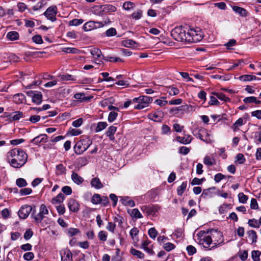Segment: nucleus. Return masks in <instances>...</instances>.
Returning <instances> with one entry per match:
<instances>
[{"label":"nucleus","instance_id":"61","mask_svg":"<svg viewBox=\"0 0 261 261\" xmlns=\"http://www.w3.org/2000/svg\"><path fill=\"white\" fill-rule=\"evenodd\" d=\"M164 248L167 251H170L175 248V245L170 242L165 243L163 245Z\"/></svg>","mask_w":261,"mask_h":261},{"label":"nucleus","instance_id":"5","mask_svg":"<svg viewBox=\"0 0 261 261\" xmlns=\"http://www.w3.org/2000/svg\"><path fill=\"white\" fill-rule=\"evenodd\" d=\"M152 101V98L147 96H140L139 97L134 98L133 102L138 104L134 106L135 109L140 110L147 107L148 104Z\"/></svg>","mask_w":261,"mask_h":261},{"label":"nucleus","instance_id":"55","mask_svg":"<svg viewBox=\"0 0 261 261\" xmlns=\"http://www.w3.org/2000/svg\"><path fill=\"white\" fill-rule=\"evenodd\" d=\"M238 198L240 202L242 203H245L248 200V197L243 193L241 192L238 194Z\"/></svg>","mask_w":261,"mask_h":261},{"label":"nucleus","instance_id":"9","mask_svg":"<svg viewBox=\"0 0 261 261\" xmlns=\"http://www.w3.org/2000/svg\"><path fill=\"white\" fill-rule=\"evenodd\" d=\"M57 14V7L56 6H51L48 7L44 13V15L47 18L53 22L56 21Z\"/></svg>","mask_w":261,"mask_h":261},{"label":"nucleus","instance_id":"50","mask_svg":"<svg viewBox=\"0 0 261 261\" xmlns=\"http://www.w3.org/2000/svg\"><path fill=\"white\" fill-rule=\"evenodd\" d=\"M101 196L99 194H95L91 199V202L94 204L100 203Z\"/></svg>","mask_w":261,"mask_h":261},{"label":"nucleus","instance_id":"42","mask_svg":"<svg viewBox=\"0 0 261 261\" xmlns=\"http://www.w3.org/2000/svg\"><path fill=\"white\" fill-rule=\"evenodd\" d=\"M80 231L77 228H69L67 229V233L68 236L70 237L75 236L76 234L79 233Z\"/></svg>","mask_w":261,"mask_h":261},{"label":"nucleus","instance_id":"7","mask_svg":"<svg viewBox=\"0 0 261 261\" xmlns=\"http://www.w3.org/2000/svg\"><path fill=\"white\" fill-rule=\"evenodd\" d=\"M212 240H213L212 248H215L218 245L223 243V234L222 232L215 229L208 230Z\"/></svg>","mask_w":261,"mask_h":261},{"label":"nucleus","instance_id":"53","mask_svg":"<svg viewBox=\"0 0 261 261\" xmlns=\"http://www.w3.org/2000/svg\"><path fill=\"white\" fill-rule=\"evenodd\" d=\"M102 59L107 61L117 62L118 61H121L122 60L118 57H114L110 56H102Z\"/></svg>","mask_w":261,"mask_h":261},{"label":"nucleus","instance_id":"10","mask_svg":"<svg viewBox=\"0 0 261 261\" xmlns=\"http://www.w3.org/2000/svg\"><path fill=\"white\" fill-rule=\"evenodd\" d=\"M32 211V207L29 205H25L21 207L18 214L20 218L25 219Z\"/></svg>","mask_w":261,"mask_h":261},{"label":"nucleus","instance_id":"1","mask_svg":"<svg viewBox=\"0 0 261 261\" xmlns=\"http://www.w3.org/2000/svg\"><path fill=\"white\" fill-rule=\"evenodd\" d=\"M27 154L19 148L11 149L7 153V160L10 165L14 168H20L26 163Z\"/></svg>","mask_w":261,"mask_h":261},{"label":"nucleus","instance_id":"54","mask_svg":"<svg viewBox=\"0 0 261 261\" xmlns=\"http://www.w3.org/2000/svg\"><path fill=\"white\" fill-rule=\"evenodd\" d=\"M130 252L133 255L136 256L139 258H143L144 256V254L142 252L134 248L130 250Z\"/></svg>","mask_w":261,"mask_h":261},{"label":"nucleus","instance_id":"63","mask_svg":"<svg viewBox=\"0 0 261 261\" xmlns=\"http://www.w3.org/2000/svg\"><path fill=\"white\" fill-rule=\"evenodd\" d=\"M83 22V20L82 19H73L69 21V25L77 26L80 25Z\"/></svg>","mask_w":261,"mask_h":261},{"label":"nucleus","instance_id":"27","mask_svg":"<svg viewBox=\"0 0 261 261\" xmlns=\"http://www.w3.org/2000/svg\"><path fill=\"white\" fill-rule=\"evenodd\" d=\"M62 261H72V254L69 250L65 251L61 255Z\"/></svg>","mask_w":261,"mask_h":261},{"label":"nucleus","instance_id":"34","mask_svg":"<svg viewBox=\"0 0 261 261\" xmlns=\"http://www.w3.org/2000/svg\"><path fill=\"white\" fill-rule=\"evenodd\" d=\"M239 79L244 82L251 81L256 79V77L253 75L245 74L239 77Z\"/></svg>","mask_w":261,"mask_h":261},{"label":"nucleus","instance_id":"20","mask_svg":"<svg viewBox=\"0 0 261 261\" xmlns=\"http://www.w3.org/2000/svg\"><path fill=\"white\" fill-rule=\"evenodd\" d=\"M150 243L151 242L146 237V240L142 244V248H143L149 254H153L154 252L152 250V249L149 247V245L150 244Z\"/></svg>","mask_w":261,"mask_h":261},{"label":"nucleus","instance_id":"35","mask_svg":"<svg viewBox=\"0 0 261 261\" xmlns=\"http://www.w3.org/2000/svg\"><path fill=\"white\" fill-rule=\"evenodd\" d=\"M136 42L132 39H126L122 41V45L126 47H133Z\"/></svg>","mask_w":261,"mask_h":261},{"label":"nucleus","instance_id":"62","mask_svg":"<svg viewBox=\"0 0 261 261\" xmlns=\"http://www.w3.org/2000/svg\"><path fill=\"white\" fill-rule=\"evenodd\" d=\"M118 116V113L116 112H111L109 115L108 121L110 122H113Z\"/></svg>","mask_w":261,"mask_h":261},{"label":"nucleus","instance_id":"15","mask_svg":"<svg viewBox=\"0 0 261 261\" xmlns=\"http://www.w3.org/2000/svg\"><path fill=\"white\" fill-rule=\"evenodd\" d=\"M47 142V136L45 134H41L31 140V142L35 145H39L40 143Z\"/></svg>","mask_w":261,"mask_h":261},{"label":"nucleus","instance_id":"39","mask_svg":"<svg viewBox=\"0 0 261 261\" xmlns=\"http://www.w3.org/2000/svg\"><path fill=\"white\" fill-rule=\"evenodd\" d=\"M247 233L249 237L250 238V239H251L252 243L256 242L257 237L256 235V233L254 230H249L247 231Z\"/></svg>","mask_w":261,"mask_h":261},{"label":"nucleus","instance_id":"28","mask_svg":"<svg viewBox=\"0 0 261 261\" xmlns=\"http://www.w3.org/2000/svg\"><path fill=\"white\" fill-rule=\"evenodd\" d=\"M25 100V96L22 93H18L13 96V100L16 103H21Z\"/></svg>","mask_w":261,"mask_h":261},{"label":"nucleus","instance_id":"47","mask_svg":"<svg viewBox=\"0 0 261 261\" xmlns=\"http://www.w3.org/2000/svg\"><path fill=\"white\" fill-rule=\"evenodd\" d=\"M203 163L207 166H212L215 164V161L214 159L206 156L203 159Z\"/></svg>","mask_w":261,"mask_h":261},{"label":"nucleus","instance_id":"30","mask_svg":"<svg viewBox=\"0 0 261 261\" xmlns=\"http://www.w3.org/2000/svg\"><path fill=\"white\" fill-rule=\"evenodd\" d=\"M111 23L110 19L107 17L105 19L102 21H95V25L96 27V29L102 28L106 25Z\"/></svg>","mask_w":261,"mask_h":261},{"label":"nucleus","instance_id":"40","mask_svg":"<svg viewBox=\"0 0 261 261\" xmlns=\"http://www.w3.org/2000/svg\"><path fill=\"white\" fill-rule=\"evenodd\" d=\"M187 186V182L185 181V182H183L181 184V185L177 188V193L178 195L181 196L182 195L183 193L186 189Z\"/></svg>","mask_w":261,"mask_h":261},{"label":"nucleus","instance_id":"26","mask_svg":"<svg viewBox=\"0 0 261 261\" xmlns=\"http://www.w3.org/2000/svg\"><path fill=\"white\" fill-rule=\"evenodd\" d=\"M85 31H89L92 30L96 29V27L95 25V21H89L85 23L83 26Z\"/></svg>","mask_w":261,"mask_h":261},{"label":"nucleus","instance_id":"46","mask_svg":"<svg viewBox=\"0 0 261 261\" xmlns=\"http://www.w3.org/2000/svg\"><path fill=\"white\" fill-rule=\"evenodd\" d=\"M123 8L127 11L133 9L135 7V4L131 2H126L123 4Z\"/></svg>","mask_w":261,"mask_h":261},{"label":"nucleus","instance_id":"59","mask_svg":"<svg viewBox=\"0 0 261 261\" xmlns=\"http://www.w3.org/2000/svg\"><path fill=\"white\" fill-rule=\"evenodd\" d=\"M59 77L63 81H73L74 80L72 75L68 74L60 75Z\"/></svg>","mask_w":261,"mask_h":261},{"label":"nucleus","instance_id":"17","mask_svg":"<svg viewBox=\"0 0 261 261\" xmlns=\"http://www.w3.org/2000/svg\"><path fill=\"white\" fill-rule=\"evenodd\" d=\"M91 11L95 15L103 16L105 15L103 5L93 7L91 9Z\"/></svg>","mask_w":261,"mask_h":261},{"label":"nucleus","instance_id":"57","mask_svg":"<svg viewBox=\"0 0 261 261\" xmlns=\"http://www.w3.org/2000/svg\"><path fill=\"white\" fill-rule=\"evenodd\" d=\"M16 184L19 187H23L27 185L26 180L22 178H18L16 181Z\"/></svg>","mask_w":261,"mask_h":261},{"label":"nucleus","instance_id":"41","mask_svg":"<svg viewBox=\"0 0 261 261\" xmlns=\"http://www.w3.org/2000/svg\"><path fill=\"white\" fill-rule=\"evenodd\" d=\"M230 204L223 203L219 207V213L220 214H223L227 212V210L230 208Z\"/></svg>","mask_w":261,"mask_h":261},{"label":"nucleus","instance_id":"11","mask_svg":"<svg viewBox=\"0 0 261 261\" xmlns=\"http://www.w3.org/2000/svg\"><path fill=\"white\" fill-rule=\"evenodd\" d=\"M141 210L143 213H146L147 215H154L158 211L157 206L154 205H143Z\"/></svg>","mask_w":261,"mask_h":261},{"label":"nucleus","instance_id":"2","mask_svg":"<svg viewBox=\"0 0 261 261\" xmlns=\"http://www.w3.org/2000/svg\"><path fill=\"white\" fill-rule=\"evenodd\" d=\"M197 237L199 244L202 245L205 249L212 250L214 249L210 247V245L212 244L213 240H212L208 230L207 231H200L197 234Z\"/></svg>","mask_w":261,"mask_h":261},{"label":"nucleus","instance_id":"24","mask_svg":"<svg viewBox=\"0 0 261 261\" xmlns=\"http://www.w3.org/2000/svg\"><path fill=\"white\" fill-rule=\"evenodd\" d=\"M74 98L79 100L80 102H84L89 100L92 97H86L84 93H77L74 95Z\"/></svg>","mask_w":261,"mask_h":261},{"label":"nucleus","instance_id":"22","mask_svg":"<svg viewBox=\"0 0 261 261\" xmlns=\"http://www.w3.org/2000/svg\"><path fill=\"white\" fill-rule=\"evenodd\" d=\"M71 179L75 184L78 185L82 184L84 181L83 178L74 172H73L71 174Z\"/></svg>","mask_w":261,"mask_h":261},{"label":"nucleus","instance_id":"14","mask_svg":"<svg viewBox=\"0 0 261 261\" xmlns=\"http://www.w3.org/2000/svg\"><path fill=\"white\" fill-rule=\"evenodd\" d=\"M68 207L70 211L75 213L79 210L80 204L75 199H70L68 202Z\"/></svg>","mask_w":261,"mask_h":261},{"label":"nucleus","instance_id":"25","mask_svg":"<svg viewBox=\"0 0 261 261\" xmlns=\"http://www.w3.org/2000/svg\"><path fill=\"white\" fill-rule=\"evenodd\" d=\"M91 185L92 187H94L97 189H99L103 187V185L98 177H94L92 178L91 181Z\"/></svg>","mask_w":261,"mask_h":261},{"label":"nucleus","instance_id":"4","mask_svg":"<svg viewBox=\"0 0 261 261\" xmlns=\"http://www.w3.org/2000/svg\"><path fill=\"white\" fill-rule=\"evenodd\" d=\"M203 38L201 30L199 28L190 29L187 32V40L189 43H196L200 41Z\"/></svg>","mask_w":261,"mask_h":261},{"label":"nucleus","instance_id":"58","mask_svg":"<svg viewBox=\"0 0 261 261\" xmlns=\"http://www.w3.org/2000/svg\"><path fill=\"white\" fill-rule=\"evenodd\" d=\"M32 192V190L31 188H25L20 190L19 193L21 196L27 195L31 194Z\"/></svg>","mask_w":261,"mask_h":261},{"label":"nucleus","instance_id":"37","mask_svg":"<svg viewBox=\"0 0 261 261\" xmlns=\"http://www.w3.org/2000/svg\"><path fill=\"white\" fill-rule=\"evenodd\" d=\"M56 172L57 175H61V174L65 173V172H66L65 167H64V165L62 164L57 165Z\"/></svg>","mask_w":261,"mask_h":261},{"label":"nucleus","instance_id":"6","mask_svg":"<svg viewBox=\"0 0 261 261\" xmlns=\"http://www.w3.org/2000/svg\"><path fill=\"white\" fill-rule=\"evenodd\" d=\"M92 141L89 139H85L77 141L74 146L75 153L81 154L86 151L91 144Z\"/></svg>","mask_w":261,"mask_h":261},{"label":"nucleus","instance_id":"64","mask_svg":"<svg viewBox=\"0 0 261 261\" xmlns=\"http://www.w3.org/2000/svg\"><path fill=\"white\" fill-rule=\"evenodd\" d=\"M106 35L108 37L114 36L116 35V30L113 28H110L106 32Z\"/></svg>","mask_w":261,"mask_h":261},{"label":"nucleus","instance_id":"21","mask_svg":"<svg viewBox=\"0 0 261 261\" xmlns=\"http://www.w3.org/2000/svg\"><path fill=\"white\" fill-rule=\"evenodd\" d=\"M11 120L16 121L23 117V113L20 111H16L11 113L8 115Z\"/></svg>","mask_w":261,"mask_h":261},{"label":"nucleus","instance_id":"8","mask_svg":"<svg viewBox=\"0 0 261 261\" xmlns=\"http://www.w3.org/2000/svg\"><path fill=\"white\" fill-rule=\"evenodd\" d=\"M48 214V211L46 206L44 204H42L40 205L39 213L36 215L33 213L32 214V216L36 223H38L41 222L44 217V215Z\"/></svg>","mask_w":261,"mask_h":261},{"label":"nucleus","instance_id":"45","mask_svg":"<svg viewBox=\"0 0 261 261\" xmlns=\"http://www.w3.org/2000/svg\"><path fill=\"white\" fill-rule=\"evenodd\" d=\"M248 225L253 228H259V221H258L255 219H249L248 222Z\"/></svg>","mask_w":261,"mask_h":261},{"label":"nucleus","instance_id":"44","mask_svg":"<svg viewBox=\"0 0 261 261\" xmlns=\"http://www.w3.org/2000/svg\"><path fill=\"white\" fill-rule=\"evenodd\" d=\"M108 126L107 122H99L97 126L95 128L96 132H99L104 129Z\"/></svg>","mask_w":261,"mask_h":261},{"label":"nucleus","instance_id":"18","mask_svg":"<svg viewBox=\"0 0 261 261\" xmlns=\"http://www.w3.org/2000/svg\"><path fill=\"white\" fill-rule=\"evenodd\" d=\"M176 140L178 142L181 144H189L192 140V137L189 135H185L184 137L177 136Z\"/></svg>","mask_w":261,"mask_h":261},{"label":"nucleus","instance_id":"51","mask_svg":"<svg viewBox=\"0 0 261 261\" xmlns=\"http://www.w3.org/2000/svg\"><path fill=\"white\" fill-rule=\"evenodd\" d=\"M130 215L132 217L136 218H141L143 217L142 214L137 208L133 209L132 210Z\"/></svg>","mask_w":261,"mask_h":261},{"label":"nucleus","instance_id":"43","mask_svg":"<svg viewBox=\"0 0 261 261\" xmlns=\"http://www.w3.org/2000/svg\"><path fill=\"white\" fill-rule=\"evenodd\" d=\"M62 50L66 53L74 54H77L80 53V50L78 49L73 47H64L63 48Z\"/></svg>","mask_w":261,"mask_h":261},{"label":"nucleus","instance_id":"13","mask_svg":"<svg viewBox=\"0 0 261 261\" xmlns=\"http://www.w3.org/2000/svg\"><path fill=\"white\" fill-rule=\"evenodd\" d=\"M90 53L95 60V62L98 64H100V63L97 62L99 61V59H102V56L101 50L97 48H92L90 49Z\"/></svg>","mask_w":261,"mask_h":261},{"label":"nucleus","instance_id":"3","mask_svg":"<svg viewBox=\"0 0 261 261\" xmlns=\"http://www.w3.org/2000/svg\"><path fill=\"white\" fill-rule=\"evenodd\" d=\"M171 35L177 41L187 42V32L182 26L173 29L171 32Z\"/></svg>","mask_w":261,"mask_h":261},{"label":"nucleus","instance_id":"52","mask_svg":"<svg viewBox=\"0 0 261 261\" xmlns=\"http://www.w3.org/2000/svg\"><path fill=\"white\" fill-rule=\"evenodd\" d=\"M168 92H169V94L171 95H176L179 93V91L176 87H174L173 86H169L168 88Z\"/></svg>","mask_w":261,"mask_h":261},{"label":"nucleus","instance_id":"56","mask_svg":"<svg viewBox=\"0 0 261 261\" xmlns=\"http://www.w3.org/2000/svg\"><path fill=\"white\" fill-rule=\"evenodd\" d=\"M148 233L151 238L155 239L158 235V231L154 227H152L148 230Z\"/></svg>","mask_w":261,"mask_h":261},{"label":"nucleus","instance_id":"12","mask_svg":"<svg viewBox=\"0 0 261 261\" xmlns=\"http://www.w3.org/2000/svg\"><path fill=\"white\" fill-rule=\"evenodd\" d=\"M33 93L32 91L27 92V94L28 96H32L33 102L37 105H39L42 101V95L41 92H37L36 93L33 94L32 96V94Z\"/></svg>","mask_w":261,"mask_h":261},{"label":"nucleus","instance_id":"23","mask_svg":"<svg viewBox=\"0 0 261 261\" xmlns=\"http://www.w3.org/2000/svg\"><path fill=\"white\" fill-rule=\"evenodd\" d=\"M116 130L117 127L114 126H111L108 128V129L106 132V135L109 137L111 140L114 141L115 140L114 135Z\"/></svg>","mask_w":261,"mask_h":261},{"label":"nucleus","instance_id":"33","mask_svg":"<svg viewBox=\"0 0 261 261\" xmlns=\"http://www.w3.org/2000/svg\"><path fill=\"white\" fill-rule=\"evenodd\" d=\"M7 38L11 41L16 40L18 39L19 34L15 31L10 32L7 34Z\"/></svg>","mask_w":261,"mask_h":261},{"label":"nucleus","instance_id":"29","mask_svg":"<svg viewBox=\"0 0 261 261\" xmlns=\"http://www.w3.org/2000/svg\"><path fill=\"white\" fill-rule=\"evenodd\" d=\"M65 196L62 193H59L56 197L51 200V203L53 204L60 203L63 201Z\"/></svg>","mask_w":261,"mask_h":261},{"label":"nucleus","instance_id":"31","mask_svg":"<svg viewBox=\"0 0 261 261\" xmlns=\"http://www.w3.org/2000/svg\"><path fill=\"white\" fill-rule=\"evenodd\" d=\"M212 94L216 96L217 98L225 102L229 101L230 98L227 97L224 94L221 92H212Z\"/></svg>","mask_w":261,"mask_h":261},{"label":"nucleus","instance_id":"32","mask_svg":"<svg viewBox=\"0 0 261 261\" xmlns=\"http://www.w3.org/2000/svg\"><path fill=\"white\" fill-rule=\"evenodd\" d=\"M103 6L105 15L109 13L114 12L117 10L116 7L112 5H103Z\"/></svg>","mask_w":261,"mask_h":261},{"label":"nucleus","instance_id":"38","mask_svg":"<svg viewBox=\"0 0 261 261\" xmlns=\"http://www.w3.org/2000/svg\"><path fill=\"white\" fill-rule=\"evenodd\" d=\"M122 203L124 205L126 206H129L130 207H134L135 205V202L132 200L129 199L128 197H125L124 198H122L121 199Z\"/></svg>","mask_w":261,"mask_h":261},{"label":"nucleus","instance_id":"60","mask_svg":"<svg viewBox=\"0 0 261 261\" xmlns=\"http://www.w3.org/2000/svg\"><path fill=\"white\" fill-rule=\"evenodd\" d=\"M142 15V11L141 10H138L137 11L134 12L132 14V16L133 18L136 20L139 19L141 18Z\"/></svg>","mask_w":261,"mask_h":261},{"label":"nucleus","instance_id":"49","mask_svg":"<svg viewBox=\"0 0 261 261\" xmlns=\"http://www.w3.org/2000/svg\"><path fill=\"white\" fill-rule=\"evenodd\" d=\"M98 237L99 240L105 242L107 239L108 233L105 231L101 230L98 233Z\"/></svg>","mask_w":261,"mask_h":261},{"label":"nucleus","instance_id":"19","mask_svg":"<svg viewBox=\"0 0 261 261\" xmlns=\"http://www.w3.org/2000/svg\"><path fill=\"white\" fill-rule=\"evenodd\" d=\"M232 8L233 11L238 13L241 17H245L248 15V12L244 8L236 6L232 7Z\"/></svg>","mask_w":261,"mask_h":261},{"label":"nucleus","instance_id":"16","mask_svg":"<svg viewBox=\"0 0 261 261\" xmlns=\"http://www.w3.org/2000/svg\"><path fill=\"white\" fill-rule=\"evenodd\" d=\"M216 188L215 187H213L207 189L203 190L201 195H200L201 198L207 199L212 197L214 195L213 191Z\"/></svg>","mask_w":261,"mask_h":261},{"label":"nucleus","instance_id":"48","mask_svg":"<svg viewBox=\"0 0 261 261\" xmlns=\"http://www.w3.org/2000/svg\"><path fill=\"white\" fill-rule=\"evenodd\" d=\"M261 254V252L258 250H253L252 251L251 256L253 261H259V256Z\"/></svg>","mask_w":261,"mask_h":261},{"label":"nucleus","instance_id":"36","mask_svg":"<svg viewBox=\"0 0 261 261\" xmlns=\"http://www.w3.org/2000/svg\"><path fill=\"white\" fill-rule=\"evenodd\" d=\"M148 117L152 120L154 121L159 122L161 121L162 118V114H158L157 113L149 114Z\"/></svg>","mask_w":261,"mask_h":261}]
</instances>
